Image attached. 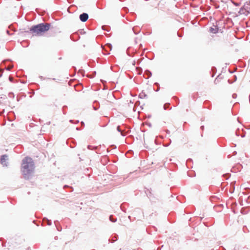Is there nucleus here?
I'll use <instances>...</instances> for the list:
<instances>
[{
	"label": "nucleus",
	"mask_w": 250,
	"mask_h": 250,
	"mask_svg": "<svg viewBox=\"0 0 250 250\" xmlns=\"http://www.w3.org/2000/svg\"><path fill=\"white\" fill-rule=\"evenodd\" d=\"M34 165L30 158H25L22 162V172L25 178H28V176L34 171Z\"/></svg>",
	"instance_id": "obj_1"
},
{
	"label": "nucleus",
	"mask_w": 250,
	"mask_h": 250,
	"mask_svg": "<svg viewBox=\"0 0 250 250\" xmlns=\"http://www.w3.org/2000/svg\"><path fill=\"white\" fill-rule=\"evenodd\" d=\"M50 24L41 23L32 27L30 31H47L50 29Z\"/></svg>",
	"instance_id": "obj_2"
},
{
	"label": "nucleus",
	"mask_w": 250,
	"mask_h": 250,
	"mask_svg": "<svg viewBox=\"0 0 250 250\" xmlns=\"http://www.w3.org/2000/svg\"><path fill=\"white\" fill-rule=\"evenodd\" d=\"M88 18V15L87 14L83 13L80 15V19L83 22L86 21Z\"/></svg>",
	"instance_id": "obj_3"
},
{
	"label": "nucleus",
	"mask_w": 250,
	"mask_h": 250,
	"mask_svg": "<svg viewBox=\"0 0 250 250\" xmlns=\"http://www.w3.org/2000/svg\"><path fill=\"white\" fill-rule=\"evenodd\" d=\"M7 156L6 155H2L0 159V163L3 165H6Z\"/></svg>",
	"instance_id": "obj_4"
},
{
	"label": "nucleus",
	"mask_w": 250,
	"mask_h": 250,
	"mask_svg": "<svg viewBox=\"0 0 250 250\" xmlns=\"http://www.w3.org/2000/svg\"><path fill=\"white\" fill-rule=\"evenodd\" d=\"M249 12L246 10L245 8H241L239 12L240 14L247 15Z\"/></svg>",
	"instance_id": "obj_5"
},
{
	"label": "nucleus",
	"mask_w": 250,
	"mask_h": 250,
	"mask_svg": "<svg viewBox=\"0 0 250 250\" xmlns=\"http://www.w3.org/2000/svg\"><path fill=\"white\" fill-rule=\"evenodd\" d=\"M222 81V79L221 78L217 77V78L215 79L214 81V83L216 85H219L221 83Z\"/></svg>",
	"instance_id": "obj_6"
},
{
	"label": "nucleus",
	"mask_w": 250,
	"mask_h": 250,
	"mask_svg": "<svg viewBox=\"0 0 250 250\" xmlns=\"http://www.w3.org/2000/svg\"><path fill=\"white\" fill-rule=\"evenodd\" d=\"M102 29H103V30H106L107 31H108L110 30L109 27L108 26H106V25L103 26Z\"/></svg>",
	"instance_id": "obj_7"
},
{
	"label": "nucleus",
	"mask_w": 250,
	"mask_h": 250,
	"mask_svg": "<svg viewBox=\"0 0 250 250\" xmlns=\"http://www.w3.org/2000/svg\"><path fill=\"white\" fill-rule=\"evenodd\" d=\"M13 67V65H10L7 67V69L9 70Z\"/></svg>",
	"instance_id": "obj_8"
},
{
	"label": "nucleus",
	"mask_w": 250,
	"mask_h": 250,
	"mask_svg": "<svg viewBox=\"0 0 250 250\" xmlns=\"http://www.w3.org/2000/svg\"><path fill=\"white\" fill-rule=\"evenodd\" d=\"M216 30V27H215V28L211 27L210 29V31H213Z\"/></svg>",
	"instance_id": "obj_9"
},
{
	"label": "nucleus",
	"mask_w": 250,
	"mask_h": 250,
	"mask_svg": "<svg viewBox=\"0 0 250 250\" xmlns=\"http://www.w3.org/2000/svg\"><path fill=\"white\" fill-rule=\"evenodd\" d=\"M3 70L2 69H0V77H1L2 76V72H3Z\"/></svg>",
	"instance_id": "obj_10"
},
{
	"label": "nucleus",
	"mask_w": 250,
	"mask_h": 250,
	"mask_svg": "<svg viewBox=\"0 0 250 250\" xmlns=\"http://www.w3.org/2000/svg\"><path fill=\"white\" fill-rule=\"evenodd\" d=\"M9 80H10V81H11V82H12V81H13V78H12V77H9Z\"/></svg>",
	"instance_id": "obj_11"
},
{
	"label": "nucleus",
	"mask_w": 250,
	"mask_h": 250,
	"mask_svg": "<svg viewBox=\"0 0 250 250\" xmlns=\"http://www.w3.org/2000/svg\"><path fill=\"white\" fill-rule=\"evenodd\" d=\"M117 129H118V130L119 131H121L120 129V127H119V126H118V127H117Z\"/></svg>",
	"instance_id": "obj_12"
},
{
	"label": "nucleus",
	"mask_w": 250,
	"mask_h": 250,
	"mask_svg": "<svg viewBox=\"0 0 250 250\" xmlns=\"http://www.w3.org/2000/svg\"><path fill=\"white\" fill-rule=\"evenodd\" d=\"M9 28H10V29H11V30H13V29L11 28V26H9Z\"/></svg>",
	"instance_id": "obj_13"
},
{
	"label": "nucleus",
	"mask_w": 250,
	"mask_h": 250,
	"mask_svg": "<svg viewBox=\"0 0 250 250\" xmlns=\"http://www.w3.org/2000/svg\"><path fill=\"white\" fill-rule=\"evenodd\" d=\"M42 32H38L37 33L38 34H39V33H41Z\"/></svg>",
	"instance_id": "obj_14"
},
{
	"label": "nucleus",
	"mask_w": 250,
	"mask_h": 250,
	"mask_svg": "<svg viewBox=\"0 0 250 250\" xmlns=\"http://www.w3.org/2000/svg\"><path fill=\"white\" fill-rule=\"evenodd\" d=\"M189 160H190V161H191V160H190L189 159H188V161H189Z\"/></svg>",
	"instance_id": "obj_15"
}]
</instances>
